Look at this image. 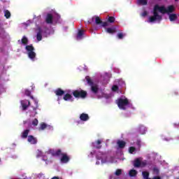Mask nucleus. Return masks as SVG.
<instances>
[{
  "instance_id": "nucleus-26",
  "label": "nucleus",
  "mask_w": 179,
  "mask_h": 179,
  "mask_svg": "<svg viewBox=\"0 0 179 179\" xmlns=\"http://www.w3.org/2000/svg\"><path fill=\"white\" fill-rule=\"evenodd\" d=\"M64 93H65L64 92V90L59 89L55 91V94H57V96H62V94H64Z\"/></svg>"
},
{
  "instance_id": "nucleus-32",
  "label": "nucleus",
  "mask_w": 179,
  "mask_h": 179,
  "mask_svg": "<svg viewBox=\"0 0 179 179\" xmlns=\"http://www.w3.org/2000/svg\"><path fill=\"white\" fill-rule=\"evenodd\" d=\"M32 125H34V127H37L38 125V120L34 119L32 121Z\"/></svg>"
},
{
  "instance_id": "nucleus-34",
  "label": "nucleus",
  "mask_w": 179,
  "mask_h": 179,
  "mask_svg": "<svg viewBox=\"0 0 179 179\" xmlns=\"http://www.w3.org/2000/svg\"><path fill=\"white\" fill-rule=\"evenodd\" d=\"M122 173V169H117L115 172V176H121Z\"/></svg>"
},
{
  "instance_id": "nucleus-29",
  "label": "nucleus",
  "mask_w": 179,
  "mask_h": 179,
  "mask_svg": "<svg viewBox=\"0 0 179 179\" xmlns=\"http://www.w3.org/2000/svg\"><path fill=\"white\" fill-rule=\"evenodd\" d=\"M116 83H118L119 86H125V82L122 80H116Z\"/></svg>"
},
{
  "instance_id": "nucleus-16",
  "label": "nucleus",
  "mask_w": 179,
  "mask_h": 179,
  "mask_svg": "<svg viewBox=\"0 0 179 179\" xmlns=\"http://www.w3.org/2000/svg\"><path fill=\"white\" fill-rule=\"evenodd\" d=\"M21 106L22 107V110H26L30 106V101L27 100L21 101Z\"/></svg>"
},
{
  "instance_id": "nucleus-23",
  "label": "nucleus",
  "mask_w": 179,
  "mask_h": 179,
  "mask_svg": "<svg viewBox=\"0 0 179 179\" xmlns=\"http://www.w3.org/2000/svg\"><path fill=\"white\" fill-rule=\"evenodd\" d=\"M136 174H138V171H136V170H135V169H131L129 171V176L130 177H135V176H136Z\"/></svg>"
},
{
  "instance_id": "nucleus-42",
  "label": "nucleus",
  "mask_w": 179,
  "mask_h": 179,
  "mask_svg": "<svg viewBox=\"0 0 179 179\" xmlns=\"http://www.w3.org/2000/svg\"><path fill=\"white\" fill-rule=\"evenodd\" d=\"M25 94H26V96H29L30 94V92L29 90H26Z\"/></svg>"
},
{
  "instance_id": "nucleus-14",
  "label": "nucleus",
  "mask_w": 179,
  "mask_h": 179,
  "mask_svg": "<svg viewBox=\"0 0 179 179\" xmlns=\"http://www.w3.org/2000/svg\"><path fill=\"white\" fill-rule=\"evenodd\" d=\"M44 129H50L52 130L53 129L52 126L48 125L45 122H42L40 124L39 127H38V131H44Z\"/></svg>"
},
{
  "instance_id": "nucleus-37",
  "label": "nucleus",
  "mask_w": 179,
  "mask_h": 179,
  "mask_svg": "<svg viewBox=\"0 0 179 179\" xmlns=\"http://www.w3.org/2000/svg\"><path fill=\"white\" fill-rule=\"evenodd\" d=\"M112 90H113V92H117V90H118V86H117V85H113V86L112 87Z\"/></svg>"
},
{
  "instance_id": "nucleus-35",
  "label": "nucleus",
  "mask_w": 179,
  "mask_h": 179,
  "mask_svg": "<svg viewBox=\"0 0 179 179\" xmlns=\"http://www.w3.org/2000/svg\"><path fill=\"white\" fill-rule=\"evenodd\" d=\"M108 21L110 23H114V22H115V18H114V17H109Z\"/></svg>"
},
{
  "instance_id": "nucleus-31",
  "label": "nucleus",
  "mask_w": 179,
  "mask_h": 179,
  "mask_svg": "<svg viewBox=\"0 0 179 179\" xmlns=\"http://www.w3.org/2000/svg\"><path fill=\"white\" fill-rule=\"evenodd\" d=\"M27 41H28L27 38H26V36H23L21 41L22 44H24V45H26V44H27Z\"/></svg>"
},
{
  "instance_id": "nucleus-8",
  "label": "nucleus",
  "mask_w": 179,
  "mask_h": 179,
  "mask_svg": "<svg viewBox=\"0 0 179 179\" xmlns=\"http://www.w3.org/2000/svg\"><path fill=\"white\" fill-rule=\"evenodd\" d=\"M25 48L29 59H31V61H36V52H34V48L33 45H27Z\"/></svg>"
},
{
  "instance_id": "nucleus-44",
  "label": "nucleus",
  "mask_w": 179,
  "mask_h": 179,
  "mask_svg": "<svg viewBox=\"0 0 179 179\" xmlns=\"http://www.w3.org/2000/svg\"><path fill=\"white\" fill-rule=\"evenodd\" d=\"M105 76H106V79H108V78H109V76L108 73H105Z\"/></svg>"
},
{
  "instance_id": "nucleus-40",
  "label": "nucleus",
  "mask_w": 179,
  "mask_h": 179,
  "mask_svg": "<svg viewBox=\"0 0 179 179\" xmlns=\"http://www.w3.org/2000/svg\"><path fill=\"white\" fill-rule=\"evenodd\" d=\"M94 153H95V152H94V151L91 152H90V155H88V156H89V157H93V156H94Z\"/></svg>"
},
{
  "instance_id": "nucleus-18",
  "label": "nucleus",
  "mask_w": 179,
  "mask_h": 179,
  "mask_svg": "<svg viewBox=\"0 0 179 179\" xmlns=\"http://www.w3.org/2000/svg\"><path fill=\"white\" fill-rule=\"evenodd\" d=\"M80 121H84V122L89 121V115L86 113H82L80 115Z\"/></svg>"
},
{
  "instance_id": "nucleus-15",
  "label": "nucleus",
  "mask_w": 179,
  "mask_h": 179,
  "mask_svg": "<svg viewBox=\"0 0 179 179\" xmlns=\"http://www.w3.org/2000/svg\"><path fill=\"white\" fill-rule=\"evenodd\" d=\"M85 31L83 29H78V32L76 35V40H82L85 36Z\"/></svg>"
},
{
  "instance_id": "nucleus-30",
  "label": "nucleus",
  "mask_w": 179,
  "mask_h": 179,
  "mask_svg": "<svg viewBox=\"0 0 179 179\" xmlns=\"http://www.w3.org/2000/svg\"><path fill=\"white\" fill-rule=\"evenodd\" d=\"M4 16L6 17V19H9V17H10V12H9V10H5Z\"/></svg>"
},
{
  "instance_id": "nucleus-17",
  "label": "nucleus",
  "mask_w": 179,
  "mask_h": 179,
  "mask_svg": "<svg viewBox=\"0 0 179 179\" xmlns=\"http://www.w3.org/2000/svg\"><path fill=\"white\" fill-rule=\"evenodd\" d=\"M27 141L31 145H36V143H37V138H34L33 136H29Z\"/></svg>"
},
{
  "instance_id": "nucleus-5",
  "label": "nucleus",
  "mask_w": 179,
  "mask_h": 179,
  "mask_svg": "<svg viewBox=\"0 0 179 179\" xmlns=\"http://www.w3.org/2000/svg\"><path fill=\"white\" fill-rule=\"evenodd\" d=\"M34 31L37 41H41L44 37H48L51 34L50 33V30L45 29L44 27H36Z\"/></svg>"
},
{
  "instance_id": "nucleus-2",
  "label": "nucleus",
  "mask_w": 179,
  "mask_h": 179,
  "mask_svg": "<svg viewBox=\"0 0 179 179\" xmlns=\"http://www.w3.org/2000/svg\"><path fill=\"white\" fill-rule=\"evenodd\" d=\"M174 9H176L174 6H169L167 8H166L164 6H160L157 5L154 8L153 15L149 17L148 22L156 23L162 20V17L157 12H160V13H167L169 15L170 22H176L178 17L176 14L171 13L172 12H174Z\"/></svg>"
},
{
  "instance_id": "nucleus-10",
  "label": "nucleus",
  "mask_w": 179,
  "mask_h": 179,
  "mask_svg": "<svg viewBox=\"0 0 179 179\" xmlns=\"http://www.w3.org/2000/svg\"><path fill=\"white\" fill-rule=\"evenodd\" d=\"M148 164V162L146 160H143L142 157L137 158L134 162V167H145Z\"/></svg>"
},
{
  "instance_id": "nucleus-1",
  "label": "nucleus",
  "mask_w": 179,
  "mask_h": 179,
  "mask_svg": "<svg viewBox=\"0 0 179 179\" xmlns=\"http://www.w3.org/2000/svg\"><path fill=\"white\" fill-rule=\"evenodd\" d=\"M55 156H60L59 160L61 164H67V163H69V160H71V157L67 155L66 153L62 152L61 150H55L54 149L50 148L45 153L38 150L36 155L37 157H42V160L45 162V164L52 163Z\"/></svg>"
},
{
  "instance_id": "nucleus-22",
  "label": "nucleus",
  "mask_w": 179,
  "mask_h": 179,
  "mask_svg": "<svg viewBox=\"0 0 179 179\" xmlns=\"http://www.w3.org/2000/svg\"><path fill=\"white\" fill-rule=\"evenodd\" d=\"M160 173V169L157 166H153L152 168V173L155 176H157Z\"/></svg>"
},
{
  "instance_id": "nucleus-7",
  "label": "nucleus",
  "mask_w": 179,
  "mask_h": 179,
  "mask_svg": "<svg viewBox=\"0 0 179 179\" xmlns=\"http://www.w3.org/2000/svg\"><path fill=\"white\" fill-rule=\"evenodd\" d=\"M58 19H59V15L57 14L55 11L51 13H48L46 16L45 20L46 23L49 24H55L58 22Z\"/></svg>"
},
{
  "instance_id": "nucleus-41",
  "label": "nucleus",
  "mask_w": 179,
  "mask_h": 179,
  "mask_svg": "<svg viewBox=\"0 0 179 179\" xmlns=\"http://www.w3.org/2000/svg\"><path fill=\"white\" fill-rule=\"evenodd\" d=\"M80 71H87V66H84L83 69H80Z\"/></svg>"
},
{
  "instance_id": "nucleus-3",
  "label": "nucleus",
  "mask_w": 179,
  "mask_h": 179,
  "mask_svg": "<svg viewBox=\"0 0 179 179\" xmlns=\"http://www.w3.org/2000/svg\"><path fill=\"white\" fill-rule=\"evenodd\" d=\"M87 93L85 91H83L82 90H69L67 92L64 94L63 99L65 101H73L76 99H85L86 97Z\"/></svg>"
},
{
  "instance_id": "nucleus-12",
  "label": "nucleus",
  "mask_w": 179,
  "mask_h": 179,
  "mask_svg": "<svg viewBox=\"0 0 179 179\" xmlns=\"http://www.w3.org/2000/svg\"><path fill=\"white\" fill-rule=\"evenodd\" d=\"M137 131L141 135H145L148 132V127H145L143 124H139L137 127Z\"/></svg>"
},
{
  "instance_id": "nucleus-33",
  "label": "nucleus",
  "mask_w": 179,
  "mask_h": 179,
  "mask_svg": "<svg viewBox=\"0 0 179 179\" xmlns=\"http://www.w3.org/2000/svg\"><path fill=\"white\" fill-rule=\"evenodd\" d=\"M126 34H123V33H118L117 34V37L118 38L121 39V38H124L125 37Z\"/></svg>"
},
{
  "instance_id": "nucleus-4",
  "label": "nucleus",
  "mask_w": 179,
  "mask_h": 179,
  "mask_svg": "<svg viewBox=\"0 0 179 179\" xmlns=\"http://www.w3.org/2000/svg\"><path fill=\"white\" fill-rule=\"evenodd\" d=\"M96 164H106L107 163H117V159L113 157L107 156V154L103 152H98L96 155Z\"/></svg>"
},
{
  "instance_id": "nucleus-27",
  "label": "nucleus",
  "mask_w": 179,
  "mask_h": 179,
  "mask_svg": "<svg viewBox=\"0 0 179 179\" xmlns=\"http://www.w3.org/2000/svg\"><path fill=\"white\" fill-rule=\"evenodd\" d=\"M29 132H30V130L29 129L24 130L22 132V138H27V135H29Z\"/></svg>"
},
{
  "instance_id": "nucleus-43",
  "label": "nucleus",
  "mask_w": 179,
  "mask_h": 179,
  "mask_svg": "<svg viewBox=\"0 0 179 179\" xmlns=\"http://www.w3.org/2000/svg\"><path fill=\"white\" fill-rule=\"evenodd\" d=\"M52 179H62V178L55 176Z\"/></svg>"
},
{
  "instance_id": "nucleus-21",
  "label": "nucleus",
  "mask_w": 179,
  "mask_h": 179,
  "mask_svg": "<svg viewBox=\"0 0 179 179\" xmlns=\"http://www.w3.org/2000/svg\"><path fill=\"white\" fill-rule=\"evenodd\" d=\"M117 143V146H118V148H120V149H122L123 148L125 147V141L118 140Z\"/></svg>"
},
{
  "instance_id": "nucleus-45",
  "label": "nucleus",
  "mask_w": 179,
  "mask_h": 179,
  "mask_svg": "<svg viewBox=\"0 0 179 179\" xmlns=\"http://www.w3.org/2000/svg\"><path fill=\"white\" fill-rule=\"evenodd\" d=\"M58 101H59V98H58Z\"/></svg>"
},
{
  "instance_id": "nucleus-25",
  "label": "nucleus",
  "mask_w": 179,
  "mask_h": 179,
  "mask_svg": "<svg viewBox=\"0 0 179 179\" xmlns=\"http://www.w3.org/2000/svg\"><path fill=\"white\" fill-rule=\"evenodd\" d=\"M129 152L131 153V155H135V153H136V148L134 147H130L129 148Z\"/></svg>"
},
{
  "instance_id": "nucleus-20",
  "label": "nucleus",
  "mask_w": 179,
  "mask_h": 179,
  "mask_svg": "<svg viewBox=\"0 0 179 179\" xmlns=\"http://www.w3.org/2000/svg\"><path fill=\"white\" fill-rule=\"evenodd\" d=\"M105 30L106 33H108L109 34H113V33H115V27H109V28H106Z\"/></svg>"
},
{
  "instance_id": "nucleus-11",
  "label": "nucleus",
  "mask_w": 179,
  "mask_h": 179,
  "mask_svg": "<svg viewBox=\"0 0 179 179\" xmlns=\"http://www.w3.org/2000/svg\"><path fill=\"white\" fill-rule=\"evenodd\" d=\"M92 20H94L96 24H101L102 27H107L108 26V22H103L99 17L94 16L92 17Z\"/></svg>"
},
{
  "instance_id": "nucleus-39",
  "label": "nucleus",
  "mask_w": 179,
  "mask_h": 179,
  "mask_svg": "<svg viewBox=\"0 0 179 179\" xmlns=\"http://www.w3.org/2000/svg\"><path fill=\"white\" fill-rule=\"evenodd\" d=\"M148 15V12L147 11H143V13L141 14V16H143V17H145V16Z\"/></svg>"
},
{
  "instance_id": "nucleus-38",
  "label": "nucleus",
  "mask_w": 179,
  "mask_h": 179,
  "mask_svg": "<svg viewBox=\"0 0 179 179\" xmlns=\"http://www.w3.org/2000/svg\"><path fill=\"white\" fill-rule=\"evenodd\" d=\"M30 23H31V20H28V21H27V22H24L23 24V26H29V24H30Z\"/></svg>"
},
{
  "instance_id": "nucleus-24",
  "label": "nucleus",
  "mask_w": 179,
  "mask_h": 179,
  "mask_svg": "<svg viewBox=\"0 0 179 179\" xmlns=\"http://www.w3.org/2000/svg\"><path fill=\"white\" fill-rule=\"evenodd\" d=\"M157 153L156 152H151L149 154L148 157L149 159H152V160H156V157H157Z\"/></svg>"
},
{
  "instance_id": "nucleus-36",
  "label": "nucleus",
  "mask_w": 179,
  "mask_h": 179,
  "mask_svg": "<svg viewBox=\"0 0 179 179\" xmlns=\"http://www.w3.org/2000/svg\"><path fill=\"white\" fill-rule=\"evenodd\" d=\"M136 145L137 148L139 149V148H141V145H142V142L141 141V140H137L136 142Z\"/></svg>"
},
{
  "instance_id": "nucleus-6",
  "label": "nucleus",
  "mask_w": 179,
  "mask_h": 179,
  "mask_svg": "<svg viewBox=\"0 0 179 179\" xmlns=\"http://www.w3.org/2000/svg\"><path fill=\"white\" fill-rule=\"evenodd\" d=\"M116 104L120 110H127L132 107V102L124 96H122L117 100H116Z\"/></svg>"
},
{
  "instance_id": "nucleus-9",
  "label": "nucleus",
  "mask_w": 179,
  "mask_h": 179,
  "mask_svg": "<svg viewBox=\"0 0 179 179\" xmlns=\"http://www.w3.org/2000/svg\"><path fill=\"white\" fill-rule=\"evenodd\" d=\"M85 80L90 86H91V90L95 94L99 92V87L93 83V80L89 76L85 77Z\"/></svg>"
},
{
  "instance_id": "nucleus-13",
  "label": "nucleus",
  "mask_w": 179,
  "mask_h": 179,
  "mask_svg": "<svg viewBox=\"0 0 179 179\" xmlns=\"http://www.w3.org/2000/svg\"><path fill=\"white\" fill-rule=\"evenodd\" d=\"M31 99H32V100H34V104H35V106L32 108L31 116L35 117V115L37 114V112L36 111V110H37V108H38V101H37V100L34 99V98L33 96H31Z\"/></svg>"
},
{
  "instance_id": "nucleus-19",
  "label": "nucleus",
  "mask_w": 179,
  "mask_h": 179,
  "mask_svg": "<svg viewBox=\"0 0 179 179\" xmlns=\"http://www.w3.org/2000/svg\"><path fill=\"white\" fill-rule=\"evenodd\" d=\"M92 146L96 149H100V148H101V140H98L97 141L92 143Z\"/></svg>"
},
{
  "instance_id": "nucleus-28",
  "label": "nucleus",
  "mask_w": 179,
  "mask_h": 179,
  "mask_svg": "<svg viewBox=\"0 0 179 179\" xmlns=\"http://www.w3.org/2000/svg\"><path fill=\"white\" fill-rule=\"evenodd\" d=\"M138 5H146L148 3L147 0H138L137 1Z\"/></svg>"
}]
</instances>
